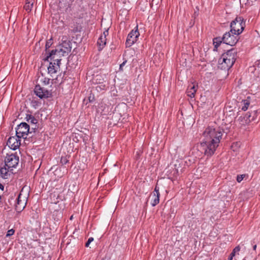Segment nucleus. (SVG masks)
<instances>
[{"instance_id":"nucleus-1","label":"nucleus","mask_w":260,"mask_h":260,"mask_svg":"<svg viewBox=\"0 0 260 260\" xmlns=\"http://www.w3.org/2000/svg\"><path fill=\"white\" fill-rule=\"evenodd\" d=\"M222 133L223 131L219 128L207 127L203 134L205 137L204 141L197 146L198 150L207 157H211L219 146Z\"/></svg>"},{"instance_id":"nucleus-2","label":"nucleus","mask_w":260,"mask_h":260,"mask_svg":"<svg viewBox=\"0 0 260 260\" xmlns=\"http://www.w3.org/2000/svg\"><path fill=\"white\" fill-rule=\"evenodd\" d=\"M237 51L235 48H232L223 53L218 60V68L221 70H229L236 61Z\"/></svg>"},{"instance_id":"nucleus-3","label":"nucleus","mask_w":260,"mask_h":260,"mask_svg":"<svg viewBox=\"0 0 260 260\" xmlns=\"http://www.w3.org/2000/svg\"><path fill=\"white\" fill-rule=\"evenodd\" d=\"M72 47L68 42H64L62 44L59 48L53 49L51 52H49L48 55L44 59V61H49V57L54 58V55L59 56L61 58V56H67L70 52Z\"/></svg>"},{"instance_id":"nucleus-4","label":"nucleus","mask_w":260,"mask_h":260,"mask_svg":"<svg viewBox=\"0 0 260 260\" xmlns=\"http://www.w3.org/2000/svg\"><path fill=\"white\" fill-rule=\"evenodd\" d=\"M245 27V21L241 16H237L230 24V31L236 35H240Z\"/></svg>"},{"instance_id":"nucleus-5","label":"nucleus","mask_w":260,"mask_h":260,"mask_svg":"<svg viewBox=\"0 0 260 260\" xmlns=\"http://www.w3.org/2000/svg\"><path fill=\"white\" fill-rule=\"evenodd\" d=\"M29 125L26 122H21L16 128V135L18 138L26 139L29 133Z\"/></svg>"},{"instance_id":"nucleus-6","label":"nucleus","mask_w":260,"mask_h":260,"mask_svg":"<svg viewBox=\"0 0 260 260\" xmlns=\"http://www.w3.org/2000/svg\"><path fill=\"white\" fill-rule=\"evenodd\" d=\"M239 40V35L232 34L230 31L223 35V43L231 46H235Z\"/></svg>"},{"instance_id":"nucleus-7","label":"nucleus","mask_w":260,"mask_h":260,"mask_svg":"<svg viewBox=\"0 0 260 260\" xmlns=\"http://www.w3.org/2000/svg\"><path fill=\"white\" fill-rule=\"evenodd\" d=\"M19 162V156L17 154H7L5 158V164L6 166L13 170L18 165Z\"/></svg>"},{"instance_id":"nucleus-8","label":"nucleus","mask_w":260,"mask_h":260,"mask_svg":"<svg viewBox=\"0 0 260 260\" xmlns=\"http://www.w3.org/2000/svg\"><path fill=\"white\" fill-rule=\"evenodd\" d=\"M136 29H133L128 34L125 42V45L126 47L132 46L136 41L138 38L140 34L138 29V26L135 28Z\"/></svg>"},{"instance_id":"nucleus-9","label":"nucleus","mask_w":260,"mask_h":260,"mask_svg":"<svg viewBox=\"0 0 260 260\" xmlns=\"http://www.w3.org/2000/svg\"><path fill=\"white\" fill-rule=\"evenodd\" d=\"M53 61L54 62H50L49 66L48 67V73L49 74H53L57 73V70L60 68L61 58H55V55L54 58H53L52 57H49V60Z\"/></svg>"},{"instance_id":"nucleus-10","label":"nucleus","mask_w":260,"mask_h":260,"mask_svg":"<svg viewBox=\"0 0 260 260\" xmlns=\"http://www.w3.org/2000/svg\"><path fill=\"white\" fill-rule=\"evenodd\" d=\"M36 95L41 99H47L52 96V93L48 90L42 87L40 85H36L34 88Z\"/></svg>"},{"instance_id":"nucleus-11","label":"nucleus","mask_w":260,"mask_h":260,"mask_svg":"<svg viewBox=\"0 0 260 260\" xmlns=\"http://www.w3.org/2000/svg\"><path fill=\"white\" fill-rule=\"evenodd\" d=\"M21 138H18L17 136L10 137L8 139L7 145L12 150H15L18 149L20 145V140Z\"/></svg>"},{"instance_id":"nucleus-12","label":"nucleus","mask_w":260,"mask_h":260,"mask_svg":"<svg viewBox=\"0 0 260 260\" xmlns=\"http://www.w3.org/2000/svg\"><path fill=\"white\" fill-rule=\"evenodd\" d=\"M160 196L159 187L157 183L155 186L154 191L149 196V198H151V205L152 207H154L159 204Z\"/></svg>"},{"instance_id":"nucleus-13","label":"nucleus","mask_w":260,"mask_h":260,"mask_svg":"<svg viewBox=\"0 0 260 260\" xmlns=\"http://www.w3.org/2000/svg\"><path fill=\"white\" fill-rule=\"evenodd\" d=\"M72 0H61L59 3L60 11L68 13L71 11Z\"/></svg>"},{"instance_id":"nucleus-14","label":"nucleus","mask_w":260,"mask_h":260,"mask_svg":"<svg viewBox=\"0 0 260 260\" xmlns=\"http://www.w3.org/2000/svg\"><path fill=\"white\" fill-rule=\"evenodd\" d=\"M13 169L9 167H7L5 164L4 166L0 168V176L3 179H8L11 174L13 173Z\"/></svg>"},{"instance_id":"nucleus-15","label":"nucleus","mask_w":260,"mask_h":260,"mask_svg":"<svg viewBox=\"0 0 260 260\" xmlns=\"http://www.w3.org/2000/svg\"><path fill=\"white\" fill-rule=\"evenodd\" d=\"M21 193H20L17 199V202L15 205V210L18 212H21L25 208L26 204L25 200H21Z\"/></svg>"},{"instance_id":"nucleus-16","label":"nucleus","mask_w":260,"mask_h":260,"mask_svg":"<svg viewBox=\"0 0 260 260\" xmlns=\"http://www.w3.org/2000/svg\"><path fill=\"white\" fill-rule=\"evenodd\" d=\"M25 119L28 122L35 124V126L32 127V129L34 131L38 128V126L37 125L38 120L34 116L31 114H26Z\"/></svg>"},{"instance_id":"nucleus-17","label":"nucleus","mask_w":260,"mask_h":260,"mask_svg":"<svg viewBox=\"0 0 260 260\" xmlns=\"http://www.w3.org/2000/svg\"><path fill=\"white\" fill-rule=\"evenodd\" d=\"M197 85L196 86L195 85L192 84L189 85L186 90V93L187 96L190 98H193L197 91Z\"/></svg>"},{"instance_id":"nucleus-18","label":"nucleus","mask_w":260,"mask_h":260,"mask_svg":"<svg viewBox=\"0 0 260 260\" xmlns=\"http://www.w3.org/2000/svg\"><path fill=\"white\" fill-rule=\"evenodd\" d=\"M223 43V36L222 37H217L213 39V44L214 45V51H217L218 48L221 45V43Z\"/></svg>"},{"instance_id":"nucleus-19","label":"nucleus","mask_w":260,"mask_h":260,"mask_svg":"<svg viewBox=\"0 0 260 260\" xmlns=\"http://www.w3.org/2000/svg\"><path fill=\"white\" fill-rule=\"evenodd\" d=\"M238 120L240 121L242 125H244L248 124L251 122L250 115H248L247 113L244 116H240Z\"/></svg>"},{"instance_id":"nucleus-20","label":"nucleus","mask_w":260,"mask_h":260,"mask_svg":"<svg viewBox=\"0 0 260 260\" xmlns=\"http://www.w3.org/2000/svg\"><path fill=\"white\" fill-rule=\"evenodd\" d=\"M107 39L102 36H100L97 41V44L99 46V50H102L106 44Z\"/></svg>"},{"instance_id":"nucleus-21","label":"nucleus","mask_w":260,"mask_h":260,"mask_svg":"<svg viewBox=\"0 0 260 260\" xmlns=\"http://www.w3.org/2000/svg\"><path fill=\"white\" fill-rule=\"evenodd\" d=\"M30 105L33 108L37 109L41 105V102L36 99L33 98L30 102Z\"/></svg>"},{"instance_id":"nucleus-22","label":"nucleus","mask_w":260,"mask_h":260,"mask_svg":"<svg viewBox=\"0 0 260 260\" xmlns=\"http://www.w3.org/2000/svg\"><path fill=\"white\" fill-rule=\"evenodd\" d=\"M52 44H53V42H52V39L51 38L48 40L46 41V45H45V51H46V56L48 55V53H49V52H51V51H49V49L51 46Z\"/></svg>"},{"instance_id":"nucleus-23","label":"nucleus","mask_w":260,"mask_h":260,"mask_svg":"<svg viewBox=\"0 0 260 260\" xmlns=\"http://www.w3.org/2000/svg\"><path fill=\"white\" fill-rule=\"evenodd\" d=\"M242 104V106L241 107V109L243 111H246L250 105V102L248 99L244 100L242 101L241 102Z\"/></svg>"},{"instance_id":"nucleus-24","label":"nucleus","mask_w":260,"mask_h":260,"mask_svg":"<svg viewBox=\"0 0 260 260\" xmlns=\"http://www.w3.org/2000/svg\"><path fill=\"white\" fill-rule=\"evenodd\" d=\"M258 110L251 111L247 113L248 115H250L251 121H253L257 117Z\"/></svg>"},{"instance_id":"nucleus-25","label":"nucleus","mask_w":260,"mask_h":260,"mask_svg":"<svg viewBox=\"0 0 260 260\" xmlns=\"http://www.w3.org/2000/svg\"><path fill=\"white\" fill-rule=\"evenodd\" d=\"M34 3L26 2L24 6V9L27 12H30L33 7Z\"/></svg>"},{"instance_id":"nucleus-26","label":"nucleus","mask_w":260,"mask_h":260,"mask_svg":"<svg viewBox=\"0 0 260 260\" xmlns=\"http://www.w3.org/2000/svg\"><path fill=\"white\" fill-rule=\"evenodd\" d=\"M107 88V85L105 84H103V83L100 84H98V85L96 86V89L98 91L105 90H106Z\"/></svg>"},{"instance_id":"nucleus-27","label":"nucleus","mask_w":260,"mask_h":260,"mask_svg":"<svg viewBox=\"0 0 260 260\" xmlns=\"http://www.w3.org/2000/svg\"><path fill=\"white\" fill-rule=\"evenodd\" d=\"M103 79H102L101 75H97L94 78V80L95 81V83L97 84H100L103 83Z\"/></svg>"},{"instance_id":"nucleus-28","label":"nucleus","mask_w":260,"mask_h":260,"mask_svg":"<svg viewBox=\"0 0 260 260\" xmlns=\"http://www.w3.org/2000/svg\"><path fill=\"white\" fill-rule=\"evenodd\" d=\"M69 157H68L67 156H62L60 159V164H61L62 165L67 164L69 161Z\"/></svg>"},{"instance_id":"nucleus-29","label":"nucleus","mask_w":260,"mask_h":260,"mask_svg":"<svg viewBox=\"0 0 260 260\" xmlns=\"http://www.w3.org/2000/svg\"><path fill=\"white\" fill-rule=\"evenodd\" d=\"M15 233V230L14 229H11V230H9L8 231L7 233V234H6V237H10L12 235H14Z\"/></svg>"},{"instance_id":"nucleus-30","label":"nucleus","mask_w":260,"mask_h":260,"mask_svg":"<svg viewBox=\"0 0 260 260\" xmlns=\"http://www.w3.org/2000/svg\"><path fill=\"white\" fill-rule=\"evenodd\" d=\"M94 239L92 237H90L85 243V247H88L91 242L93 241Z\"/></svg>"},{"instance_id":"nucleus-31","label":"nucleus","mask_w":260,"mask_h":260,"mask_svg":"<svg viewBox=\"0 0 260 260\" xmlns=\"http://www.w3.org/2000/svg\"><path fill=\"white\" fill-rule=\"evenodd\" d=\"M245 175H239L237 177V181L238 182H240L243 179Z\"/></svg>"},{"instance_id":"nucleus-32","label":"nucleus","mask_w":260,"mask_h":260,"mask_svg":"<svg viewBox=\"0 0 260 260\" xmlns=\"http://www.w3.org/2000/svg\"><path fill=\"white\" fill-rule=\"evenodd\" d=\"M50 79L47 78H45L44 79V80L43 81V82L45 85H48L50 83Z\"/></svg>"},{"instance_id":"nucleus-33","label":"nucleus","mask_w":260,"mask_h":260,"mask_svg":"<svg viewBox=\"0 0 260 260\" xmlns=\"http://www.w3.org/2000/svg\"><path fill=\"white\" fill-rule=\"evenodd\" d=\"M109 34L108 30H105L103 33L101 35L105 38H106V36H107Z\"/></svg>"},{"instance_id":"nucleus-34","label":"nucleus","mask_w":260,"mask_h":260,"mask_svg":"<svg viewBox=\"0 0 260 260\" xmlns=\"http://www.w3.org/2000/svg\"><path fill=\"white\" fill-rule=\"evenodd\" d=\"M235 252L233 250L229 257V260H233V258L234 256H235Z\"/></svg>"},{"instance_id":"nucleus-35","label":"nucleus","mask_w":260,"mask_h":260,"mask_svg":"<svg viewBox=\"0 0 260 260\" xmlns=\"http://www.w3.org/2000/svg\"><path fill=\"white\" fill-rule=\"evenodd\" d=\"M94 100V95L90 94V96L88 97V101L90 103L92 102Z\"/></svg>"},{"instance_id":"nucleus-36","label":"nucleus","mask_w":260,"mask_h":260,"mask_svg":"<svg viewBox=\"0 0 260 260\" xmlns=\"http://www.w3.org/2000/svg\"><path fill=\"white\" fill-rule=\"evenodd\" d=\"M127 62L126 60H124L121 64H120L119 70L120 71H123V67Z\"/></svg>"},{"instance_id":"nucleus-37","label":"nucleus","mask_w":260,"mask_h":260,"mask_svg":"<svg viewBox=\"0 0 260 260\" xmlns=\"http://www.w3.org/2000/svg\"><path fill=\"white\" fill-rule=\"evenodd\" d=\"M233 250L235 251L236 253L239 252V251L240 250V246L238 245L236 246Z\"/></svg>"},{"instance_id":"nucleus-38","label":"nucleus","mask_w":260,"mask_h":260,"mask_svg":"<svg viewBox=\"0 0 260 260\" xmlns=\"http://www.w3.org/2000/svg\"><path fill=\"white\" fill-rule=\"evenodd\" d=\"M80 31V29L78 27V26L75 27L73 29V31L74 32H77Z\"/></svg>"},{"instance_id":"nucleus-39","label":"nucleus","mask_w":260,"mask_h":260,"mask_svg":"<svg viewBox=\"0 0 260 260\" xmlns=\"http://www.w3.org/2000/svg\"><path fill=\"white\" fill-rule=\"evenodd\" d=\"M0 189L3 191L4 190V185L0 183Z\"/></svg>"},{"instance_id":"nucleus-40","label":"nucleus","mask_w":260,"mask_h":260,"mask_svg":"<svg viewBox=\"0 0 260 260\" xmlns=\"http://www.w3.org/2000/svg\"><path fill=\"white\" fill-rule=\"evenodd\" d=\"M256 244H254V245H253V249L254 250H256Z\"/></svg>"},{"instance_id":"nucleus-41","label":"nucleus","mask_w":260,"mask_h":260,"mask_svg":"<svg viewBox=\"0 0 260 260\" xmlns=\"http://www.w3.org/2000/svg\"><path fill=\"white\" fill-rule=\"evenodd\" d=\"M33 1L34 0H25V3H26V2L34 3Z\"/></svg>"},{"instance_id":"nucleus-42","label":"nucleus","mask_w":260,"mask_h":260,"mask_svg":"<svg viewBox=\"0 0 260 260\" xmlns=\"http://www.w3.org/2000/svg\"><path fill=\"white\" fill-rule=\"evenodd\" d=\"M59 58L58 56H57V55H55V58Z\"/></svg>"},{"instance_id":"nucleus-43","label":"nucleus","mask_w":260,"mask_h":260,"mask_svg":"<svg viewBox=\"0 0 260 260\" xmlns=\"http://www.w3.org/2000/svg\"><path fill=\"white\" fill-rule=\"evenodd\" d=\"M1 202V196H0V203Z\"/></svg>"},{"instance_id":"nucleus-44","label":"nucleus","mask_w":260,"mask_h":260,"mask_svg":"<svg viewBox=\"0 0 260 260\" xmlns=\"http://www.w3.org/2000/svg\"><path fill=\"white\" fill-rule=\"evenodd\" d=\"M73 218V216H71L70 219H72Z\"/></svg>"}]
</instances>
